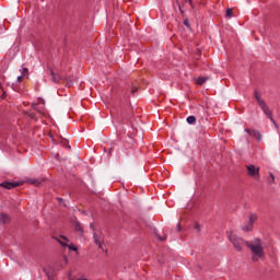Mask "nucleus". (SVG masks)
<instances>
[{"mask_svg":"<svg viewBox=\"0 0 280 280\" xmlns=\"http://www.w3.org/2000/svg\"><path fill=\"white\" fill-rule=\"evenodd\" d=\"M187 124H196V116H188L187 117Z\"/></svg>","mask_w":280,"mask_h":280,"instance_id":"nucleus-12","label":"nucleus"},{"mask_svg":"<svg viewBox=\"0 0 280 280\" xmlns=\"http://www.w3.org/2000/svg\"><path fill=\"white\" fill-rule=\"evenodd\" d=\"M158 238L160 240V242H165V240H167V237H165V236H160V235H158Z\"/></svg>","mask_w":280,"mask_h":280,"instance_id":"nucleus-18","label":"nucleus"},{"mask_svg":"<svg viewBox=\"0 0 280 280\" xmlns=\"http://www.w3.org/2000/svg\"><path fill=\"white\" fill-rule=\"evenodd\" d=\"M254 95H255L257 104H258V106H260L262 113L265 115H267V117L270 119V121L277 128V121H275V118H272V110H270V108L266 104V101H264V98H261V94H259V92L255 91Z\"/></svg>","mask_w":280,"mask_h":280,"instance_id":"nucleus-2","label":"nucleus"},{"mask_svg":"<svg viewBox=\"0 0 280 280\" xmlns=\"http://www.w3.org/2000/svg\"><path fill=\"white\" fill-rule=\"evenodd\" d=\"M255 222H257V214H250L247 224L242 226V231H245V233L253 231Z\"/></svg>","mask_w":280,"mask_h":280,"instance_id":"nucleus-4","label":"nucleus"},{"mask_svg":"<svg viewBox=\"0 0 280 280\" xmlns=\"http://www.w3.org/2000/svg\"><path fill=\"white\" fill-rule=\"evenodd\" d=\"M246 170H247V175L250 178H254V180H259L260 175H259V166H255L253 164L246 165Z\"/></svg>","mask_w":280,"mask_h":280,"instance_id":"nucleus-3","label":"nucleus"},{"mask_svg":"<svg viewBox=\"0 0 280 280\" xmlns=\"http://www.w3.org/2000/svg\"><path fill=\"white\" fill-rule=\"evenodd\" d=\"M58 242H59V244H60L63 248H67V246H68L69 250H73L74 253L78 252V246H75L74 244L68 245L67 243L61 242V241H59V240H58Z\"/></svg>","mask_w":280,"mask_h":280,"instance_id":"nucleus-8","label":"nucleus"},{"mask_svg":"<svg viewBox=\"0 0 280 280\" xmlns=\"http://www.w3.org/2000/svg\"><path fill=\"white\" fill-rule=\"evenodd\" d=\"M187 2V0H185ZM189 4L192 5V1L191 0H188Z\"/></svg>","mask_w":280,"mask_h":280,"instance_id":"nucleus-23","label":"nucleus"},{"mask_svg":"<svg viewBox=\"0 0 280 280\" xmlns=\"http://www.w3.org/2000/svg\"><path fill=\"white\" fill-rule=\"evenodd\" d=\"M179 12L183 14V9L179 7Z\"/></svg>","mask_w":280,"mask_h":280,"instance_id":"nucleus-24","label":"nucleus"},{"mask_svg":"<svg viewBox=\"0 0 280 280\" xmlns=\"http://www.w3.org/2000/svg\"><path fill=\"white\" fill-rule=\"evenodd\" d=\"M23 80V75L18 77V82H21Z\"/></svg>","mask_w":280,"mask_h":280,"instance_id":"nucleus-21","label":"nucleus"},{"mask_svg":"<svg viewBox=\"0 0 280 280\" xmlns=\"http://www.w3.org/2000/svg\"><path fill=\"white\" fill-rule=\"evenodd\" d=\"M177 231H180V223H177Z\"/></svg>","mask_w":280,"mask_h":280,"instance_id":"nucleus-22","label":"nucleus"},{"mask_svg":"<svg viewBox=\"0 0 280 280\" xmlns=\"http://www.w3.org/2000/svg\"><path fill=\"white\" fill-rule=\"evenodd\" d=\"M226 16L229 19H232L233 18V9H226Z\"/></svg>","mask_w":280,"mask_h":280,"instance_id":"nucleus-15","label":"nucleus"},{"mask_svg":"<svg viewBox=\"0 0 280 280\" xmlns=\"http://www.w3.org/2000/svg\"><path fill=\"white\" fill-rule=\"evenodd\" d=\"M50 75H51V80L52 82H55V84H58L60 82V80H62V77H60V74H56V72H54L50 69Z\"/></svg>","mask_w":280,"mask_h":280,"instance_id":"nucleus-9","label":"nucleus"},{"mask_svg":"<svg viewBox=\"0 0 280 280\" xmlns=\"http://www.w3.org/2000/svg\"><path fill=\"white\" fill-rule=\"evenodd\" d=\"M90 226H91V229H94V225H93V223H91V224H90Z\"/></svg>","mask_w":280,"mask_h":280,"instance_id":"nucleus-26","label":"nucleus"},{"mask_svg":"<svg viewBox=\"0 0 280 280\" xmlns=\"http://www.w3.org/2000/svg\"><path fill=\"white\" fill-rule=\"evenodd\" d=\"M137 91V88H131V94L135 95V92Z\"/></svg>","mask_w":280,"mask_h":280,"instance_id":"nucleus-20","label":"nucleus"},{"mask_svg":"<svg viewBox=\"0 0 280 280\" xmlns=\"http://www.w3.org/2000/svg\"><path fill=\"white\" fill-rule=\"evenodd\" d=\"M228 240L233 244L235 250L242 253L244 246H247L249 250H252V261L257 262L259 259H264L266 257V253L264 252V243L259 238H254L253 243L248 241H244V238L237 236V234L230 232L228 235Z\"/></svg>","mask_w":280,"mask_h":280,"instance_id":"nucleus-1","label":"nucleus"},{"mask_svg":"<svg viewBox=\"0 0 280 280\" xmlns=\"http://www.w3.org/2000/svg\"><path fill=\"white\" fill-rule=\"evenodd\" d=\"M205 82H207V78H205V77H200L197 79V84H200V86H202V84H205Z\"/></svg>","mask_w":280,"mask_h":280,"instance_id":"nucleus-11","label":"nucleus"},{"mask_svg":"<svg viewBox=\"0 0 280 280\" xmlns=\"http://www.w3.org/2000/svg\"><path fill=\"white\" fill-rule=\"evenodd\" d=\"M74 229L75 231H79V233H84V230H82V225H80V223H75Z\"/></svg>","mask_w":280,"mask_h":280,"instance_id":"nucleus-14","label":"nucleus"},{"mask_svg":"<svg viewBox=\"0 0 280 280\" xmlns=\"http://www.w3.org/2000/svg\"><path fill=\"white\" fill-rule=\"evenodd\" d=\"M58 200H62V198H58Z\"/></svg>","mask_w":280,"mask_h":280,"instance_id":"nucleus-28","label":"nucleus"},{"mask_svg":"<svg viewBox=\"0 0 280 280\" xmlns=\"http://www.w3.org/2000/svg\"><path fill=\"white\" fill-rule=\"evenodd\" d=\"M62 237V240H67V237L66 236H61Z\"/></svg>","mask_w":280,"mask_h":280,"instance_id":"nucleus-27","label":"nucleus"},{"mask_svg":"<svg viewBox=\"0 0 280 280\" xmlns=\"http://www.w3.org/2000/svg\"><path fill=\"white\" fill-rule=\"evenodd\" d=\"M245 132H247V135L249 137H254L257 139V141H261V132L255 130V129H245Z\"/></svg>","mask_w":280,"mask_h":280,"instance_id":"nucleus-6","label":"nucleus"},{"mask_svg":"<svg viewBox=\"0 0 280 280\" xmlns=\"http://www.w3.org/2000/svg\"><path fill=\"white\" fill-rule=\"evenodd\" d=\"M195 229H196V231H200V224L196 223Z\"/></svg>","mask_w":280,"mask_h":280,"instance_id":"nucleus-19","label":"nucleus"},{"mask_svg":"<svg viewBox=\"0 0 280 280\" xmlns=\"http://www.w3.org/2000/svg\"><path fill=\"white\" fill-rule=\"evenodd\" d=\"M184 25H185L188 30H191V25L189 24V20H188V19L184 20Z\"/></svg>","mask_w":280,"mask_h":280,"instance_id":"nucleus-16","label":"nucleus"},{"mask_svg":"<svg viewBox=\"0 0 280 280\" xmlns=\"http://www.w3.org/2000/svg\"><path fill=\"white\" fill-rule=\"evenodd\" d=\"M10 217L5 213H0V224H8Z\"/></svg>","mask_w":280,"mask_h":280,"instance_id":"nucleus-10","label":"nucleus"},{"mask_svg":"<svg viewBox=\"0 0 280 280\" xmlns=\"http://www.w3.org/2000/svg\"><path fill=\"white\" fill-rule=\"evenodd\" d=\"M31 185H35L36 187H38V185H40V182H38V179H34L31 180Z\"/></svg>","mask_w":280,"mask_h":280,"instance_id":"nucleus-17","label":"nucleus"},{"mask_svg":"<svg viewBox=\"0 0 280 280\" xmlns=\"http://www.w3.org/2000/svg\"><path fill=\"white\" fill-rule=\"evenodd\" d=\"M268 183H269L270 185H273V183H275V174L269 173Z\"/></svg>","mask_w":280,"mask_h":280,"instance_id":"nucleus-13","label":"nucleus"},{"mask_svg":"<svg viewBox=\"0 0 280 280\" xmlns=\"http://www.w3.org/2000/svg\"><path fill=\"white\" fill-rule=\"evenodd\" d=\"M93 237H94V242L96 244V246H98V248H104V237L102 236H97V234H93Z\"/></svg>","mask_w":280,"mask_h":280,"instance_id":"nucleus-7","label":"nucleus"},{"mask_svg":"<svg viewBox=\"0 0 280 280\" xmlns=\"http://www.w3.org/2000/svg\"><path fill=\"white\" fill-rule=\"evenodd\" d=\"M23 71H24V72H27V68H23Z\"/></svg>","mask_w":280,"mask_h":280,"instance_id":"nucleus-25","label":"nucleus"},{"mask_svg":"<svg viewBox=\"0 0 280 280\" xmlns=\"http://www.w3.org/2000/svg\"><path fill=\"white\" fill-rule=\"evenodd\" d=\"M23 183L21 182H3L0 184V187H3L4 189H14L15 187H21Z\"/></svg>","mask_w":280,"mask_h":280,"instance_id":"nucleus-5","label":"nucleus"}]
</instances>
